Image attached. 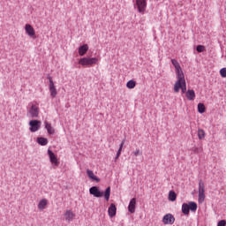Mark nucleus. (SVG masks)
I'll use <instances>...</instances> for the list:
<instances>
[{
    "mask_svg": "<svg viewBox=\"0 0 226 226\" xmlns=\"http://www.w3.org/2000/svg\"><path fill=\"white\" fill-rule=\"evenodd\" d=\"M90 195H93L94 197H96L97 199H100L104 195L105 200L109 202L110 200V186L107 187L105 192L100 191V188L98 186H92L89 189Z\"/></svg>",
    "mask_w": 226,
    "mask_h": 226,
    "instance_id": "obj_1",
    "label": "nucleus"
},
{
    "mask_svg": "<svg viewBox=\"0 0 226 226\" xmlns=\"http://www.w3.org/2000/svg\"><path fill=\"white\" fill-rule=\"evenodd\" d=\"M98 64L97 57H83L79 60V64L81 66H93V64Z\"/></svg>",
    "mask_w": 226,
    "mask_h": 226,
    "instance_id": "obj_2",
    "label": "nucleus"
},
{
    "mask_svg": "<svg viewBox=\"0 0 226 226\" xmlns=\"http://www.w3.org/2000/svg\"><path fill=\"white\" fill-rule=\"evenodd\" d=\"M177 80L175 83L174 91L176 93H178L179 89H181L183 87V83L186 81L185 79V73L177 74Z\"/></svg>",
    "mask_w": 226,
    "mask_h": 226,
    "instance_id": "obj_3",
    "label": "nucleus"
},
{
    "mask_svg": "<svg viewBox=\"0 0 226 226\" xmlns=\"http://www.w3.org/2000/svg\"><path fill=\"white\" fill-rule=\"evenodd\" d=\"M137 7L139 13H145L146 8H147V3L146 0H136L134 8Z\"/></svg>",
    "mask_w": 226,
    "mask_h": 226,
    "instance_id": "obj_4",
    "label": "nucleus"
},
{
    "mask_svg": "<svg viewBox=\"0 0 226 226\" xmlns=\"http://www.w3.org/2000/svg\"><path fill=\"white\" fill-rule=\"evenodd\" d=\"M48 80L49 81V93L51 98H56L57 96V90L56 89V85H54V80L52 79L51 76L47 77Z\"/></svg>",
    "mask_w": 226,
    "mask_h": 226,
    "instance_id": "obj_5",
    "label": "nucleus"
},
{
    "mask_svg": "<svg viewBox=\"0 0 226 226\" xmlns=\"http://www.w3.org/2000/svg\"><path fill=\"white\" fill-rule=\"evenodd\" d=\"M174 222H176V217L172 214H167L162 217L164 225H174Z\"/></svg>",
    "mask_w": 226,
    "mask_h": 226,
    "instance_id": "obj_6",
    "label": "nucleus"
},
{
    "mask_svg": "<svg viewBox=\"0 0 226 226\" xmlns=\"http://www.w3.org/2000/svg\"><path fill=\"white\" fill-rule=\"evenodd\" d=\"M41 124V122L39 120H31L29 122L30 132H32V133H34V132H38V130H40Z\"/></svg>",
    "mask_w": 226,
    "mask_h": 226,
    "instance_id": "obj_7",
    "label": "nucleus"
},
{
    "mask_svg": "<svg viewBox=\"0 0 226 226\" xmlns=\"http://www.w3.org/2000/svg\"><path fill=\"white\" fill-rule=\"evenodd\" d=\"M28 112L33 118L40 117V108L36 104H32Z\"/></svg>",
    "mask_w": 226,
    "mask_h": 226,
    "instance_id": "obj_8",
    "label": "nucleus"
},
{
    "mask_svg": "<svg viewBox=\"0 0 226 226\" xmlns=\"http://www.w3.org/2000/svg\"><path fill=\"white\" fill-rule=\"evenodd\" d=\"M48 154L49 156V161L55 167H59V161L57 160V156H56V154L52 152V150L49 149L48 150Z\"/></svg>",
    "mask_w": 226,
    "mask_h": 226,
    "instance_id": "obj_9",
    "label": "nucleus"
},
{
    "mask_svg": "<svg viewBox=\"0 0 226 226\" xmlns=\"http://www.w3.org/2000/svg\"><path fill=\"white\" fill-rule=\"evenodd\" d=\"M171 64H173L175 68V72L177 75L183 74V69L181 68V64H179V62H177L176 59H171Z\"/></svg>",
    "mask_w": 226,
    "mask_h": 226,
    "instance_id": "obj_10",
    "label": "nucleus"
},
{
    "mask_svg": "<svg viewBox=\"0 0 226 226\" xmlns=\"http://www.w3.org/2000/svg\"><path fill=\"white\" fill-rule=\"evenodd\" d=\"M135 207H137V199L136 198H132L130 202H129V206H128V211L129 213H131L132 215H133V213H135Z\"/></svg>",
    "mask_w": 226,
    "mask_h": 226,
    "instance_id": "obj_11",
    "label": "nucleus"
},
{
    "mask_svg": "<svg viewBox=\"0 0 226 226\" xmlns=\"http://www.w3.org/2000/svg\"><path fill=\"white\" fill-rule=\"evenodd\" d=\"M117 213V207H116V204L111 203L109 207L108 208V214L109 218H114Z\"/></svg>",
    "mask_w": 226,
    "mask_h": 226,
    "instance_id": "obj_12",
    "label": "nucleus"
},
{
    "mask_svg": "<svg viewBox=\"0 0 226 226\" xmlns=\"http://www.w3.org/2000/svg\"><path fill=\"white\" fill-rule=\"evenodd\" d=\"M25 31H26V34H28V36H31V37H33L36 34V33L34 32V28L30 24H26L25 26Z\"/></svg>",
    "mask_w": 226,
    "mask_h": 226,
    "instance_id": "obj_13",
    "label": "nucleus"
},
{
    "mask_svg": "<svg viewBox=\"0 0 226 226\" xmlns=\"http://www.w3.org/2000/svg\"><path fill=\"white\" fill-rule=\"evenodd\" d=\"M64 218L66 222H73V218H75V214L72 210H66L64 214Z\"/></svg>",
    "mask_w": 226,
    "mask_h": 226,
    "instance_id": "obj_14",
    "label": "nucleus"
},
{
    "mask_svg": "<svg viewBox=\"0 0 226 226\" xmlns=\"http://www.w3.org/2000/svg\"><path fill=\"white\" fill-rule=\"evenodd\" d=\"M185 96L189 102H193V100H195V90L188 89L185 93Z\"/></svg>",
    "mask_w": 226,
    "mask_h": 226,
    "instance_id": "obj_15",
    "label": "nucleus"
},
{
    "mask_svg": "<svg viewBox=\"0 0 226 226\" xmlns=\"http://www.w3.org/2000/svg\"><path fill=\"white\" fill-rule=\"evenodd\" d=\"M87 50H89V46L87 44H83L79 48V56H86L87 54Z\"/></svg>",
    "mask_w": 226,
    "mask_h": 226,
    "instance_id": "obj_16",
    "label": "nucleus"
},
{
    "mask_svg": "<svg viewBox=\"0 0 226 226\" xmlns=\"http://www.w3.org/2000/svg\"><path fill=\"white\" fill-rule=\"evenodd\" d=\"M87 174L90 179H92L93 181H95L96 183H100V178L96 177V175H94L93 170H87Z\"/></svg>",
    "mask_w": 226,
    "mask_h": 226,
    "instance_id": "obj_17",
    "label": "nucleus"
},
{
    "mask_svg": "<svg viewBox=\"0 0 226 226\" xmlns=\"http://www.w3.org/2000/svg\"><path fill=\"white\" fill-rule=\"evenodd\" d=\"M44 124H45V128L49 135H54V133H56V131L53 129L52 124H50V123L45 121Z\"/></svg>",
    "mask_w": 226,
    "mask_h": 226,
    "instance_id": "obj_18",
    "label": "nucleus"
},
{
    "mask_svg": "<svg viewBox=\"0 0 226 226\" xmlns=\"http://www.w3.org/2000/svg\"><path fill=\"white\" fill-rule=\"evenodd\" d=\"M182 213L185 216H188V215H190V207L187 205V203H183V205H182Z\"/></svg>",
    "mask_w": 226,
    "mask_h": 226,
    "instance_id": "obj_19",
    "label": "nucleus"
},
{
    "mask_svg": "<svg viewBox=\"0 0 226 226\" xmlns=\"http://www.w3.org/2000/svg\"><path fill=\"white\" fill-rule=\"evenodd\" d=\"M187 205L189 206V211H192V213L197 211L198 205L195 201H190Z\"/></svg>",
    "mask_w": 226,
    "mask_h": 226,
    "instance_id": "obj_20",
    "label": "nucleus"
},
{
    "mask_svg": "<svg viewBox=\"0 0 226 226\" xmlns=\"http://www.w3.org/2000/svg\"><path fill=\"white\" fill-rule=\"evenodd\" d=\"M37 143H39L40 146H47V144H49V139L44 137H38Z\"/></svg>",
    "mask_w": 226,
    "mask_h": 226,
    "instance_id": "obj_21",
    "label": "nucleus"
},
{
    "mask_svg": "<svg viewBox=\"0 0 226 226\" xmlns=\"http://www.w3.org/2000/svg\"><path fill=\"white\" fill-rule=\"evenodd\" d=\"M177 199V194H176V192L170 191L169 192V200L171 202H175V200Z\"/></svg>",
    "mask_w": 226,
    "mask_h": 226,
    "instance_id": "obj_22",
    "label": "nucleus"
},
{
    "mask_svg": "<svg viewBox=\"0 0 226 226\" xmlns=\"http://www.w3.org/2000/svg\"><path fill=\"white\" fill-rule=\"evenodd\" d=\"M135 86H137V82L133 79L129 80L126 84L128 89H135Z\"/></svg>",
    "mask_w": 226,
    "mask_h": 226,
    "instance_id": "obj_23",
    "label": "nucleus"
},
{
    "mask_svg": "<svg viewBox=\"0 0 226 226\" xmlns=\"http://www.w3.org/2000/svg\"><path fill=\"white\" fill-rule=\"evenodd\" d=\"M198 139L200 140L206 139V132L204 131V129H198Z\"/></svg>",
    "mask_w": 226,
    "mask_h": 226,
    "instance_id": "obj_24",
    "label": "nucleus"
},
{
    "mask_svg": "<svg viewBox=\"0 0 226 226\" xmlns=\"http://www.w3.org/2000/svg\"><path fill=\"white\" fill-rule=\"evenodd\" d=\"M48 201L47 200H41L38 204V209L43 210L47 207Z\"/></svg>",
    "mask_w": 226,
    "mask_h": 226,
    "instance_id": "obj_25",
    "label": "nucleus"
},
{
    "mask_svg": "<svg viewBox=\"0 0 226 226\" xmlns=\"http://www.w3.org/2000/svg\"><path fill=\"white\" fill-rule=\"evenodd\" d=\"M198 112L200 114H204V112H206V105H204V103L200 102L198 104Z\"/></svg>",
    "mask_w": 226,
    "mask_h": 226,
    "instance_id": "obj_26",
    "label": "nucleus"
},
{
    "mask_svg": "<svg viewBox=\"0 0 226 226\" xmlns=\"http://www.w3.org/2000/svg\"><path fill=\"white\" fill-rule=\"evenodd\" d=\"M124 142H126L125 139H124L120 144L119 149L117 152V158H119V156H121V151H123V146H124Z\"/></svg>",
    "mask_w": 226,
    "mask_h": 226,
    "instance_id": "obj_27",
    "label": "nucleus"
},
{
    "mask_svg": "<svg viewBox=\"0 0 226 226\" xmlns=\"http://www.w3.org/2000/svg\"><path fill=\"white\" fill-rule=\"evenodd\" d=\"M199 192H206V185H204V181H202V179L199 180Z\"/></svg>",
    "mask_w": 226,
    "mask_h": 226,
    "instance_id": "obj_28",
    "label": "nucleus"
},
{
    "mask_svg": "<svg viewBox=\"0 0 226 226\" xmlns=\"http://www.w3.org/2000/svg\"><path fill=\"white\" fill-rule=\"evenodd\" d=\"M206 192H199V202H204L206 200Z\"/></svg>",
    "mask_w": 226,
    "mask_h": 226,
    "instance_id": "obj_29",
    "label": "nucleus"
},
{
    "mask_svg": "<svg viewBox=\"0 0 226 226\" xmlns=\"http://www.w3.org/2000/svg\"><path fill=\"white\" fill-rule=\"evenodd\" d=\"M196 50L197 52L200 53V52H204L206 50V47L204 45H198L196 47Z\"/></svg>",
    "mask_w": 226,
    "mask_h": 226,
    "instance_id": "obj_30",
    "label": "nucleus"
},
{
    "mask_svg": "<svg viewBox=\"0 0 226 226\" xmlns=\"http://www.w3.org/2000/svg\"><path fill=\"white\" fill-rule=\"evenodd\" d=\"M220 75L222 77V79L226 78V67H223L220 70Z\"/></svg>",
    "mask_w": 226,
    "mask_h": 226,
    "instance_id": "obj_31",
    "label": "nucleus"
},
{
    "mask_svg": "<svg viewBox=\"0 0 226 226\" xmlns=\"http://www.w3.org/2000/svg\"><path fill=\"white\" fill-rule=\"evenodd\" d=\"M180 89L182 90V94H186V81L183 82L182 87H180Z\"/></svg>",
    "mask_w": 226,
    "mask_h": 226,
    "instance_id": "obj_32",
    "label": "nucleus"
},
{
    "mask_svg": "<svg viewBox=\"0 0 226 226\" xmlns=\"http://www.w3.org/2000/svg\"><path fill=\"white\" fill-rule=\"evenodd\" d=\"M192 151L195 154H199V153H200V151H202V148L200 147H192Z\"/></svg>",
    "mask_w": 226,
    "mask_h": 226,
    "instance_id": "obj_33",
    "label": "nucleus"
},
{
    "mask_svg": "<svg viewBox=\"0 0 226 226\" xmlns=\"http://www.w3.org/2000/svg\"><path fill=\"white\" fill-rule=\"evenodd\" d=\"M225 225H226V221L225 220H221L217 223V226H225Z\"/></svg>",
    "mask_w": 226,
    "mask_h": 226,
    "instance_id": "obj_34",
    "label": "nucleus"
},
{
    "mask_svg": "<svg viewBox=\"0 0 226 226\" xmlns=\"http://www.w3.org/2000/svg\"><path fill=\"white\" fill-rule=\"evenodd\" d=\"M139 154H142V153H140V150L137 149V150L134 152V156H139Z\"/></svg>",
    "mask_w": 226,
    "mask_h": 226,
    "instance_id": "obj_35",
    "label": "nucleus"
},
{
    "mask_svg": "<svg viewBox=\"0 0 226 226\" xmlns=\"http://www.w3.org/2000/svg\"><path fill=\"white\" fill-rule=\"evenodd\" d=\"M117 158H119V157H117V155H116V157H115V162H116V160H117Z\"/></svg>",
    "mask_w": 226,
    "mask_h": 226,
    "instance_id": "obj_36",
    "label": "nucleus"
}]
</instances>
